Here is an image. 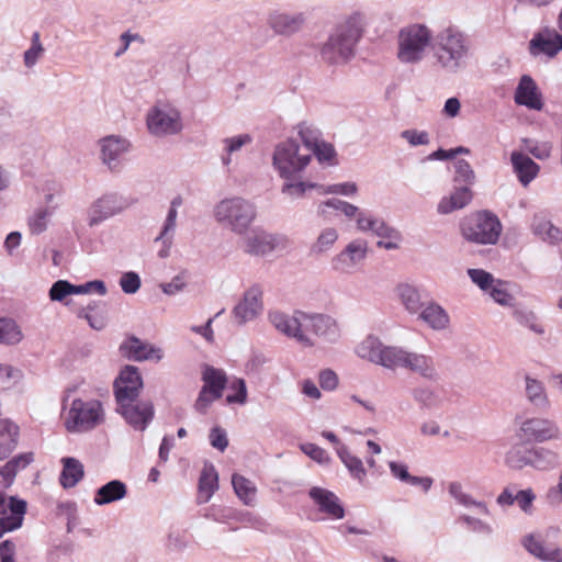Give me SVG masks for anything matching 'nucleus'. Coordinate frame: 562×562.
<instances>
[{
    "mask_svg": "<svg viewBox=\"0 0 562 562\" xmlns=\"http://www.w3.org/2000/svg\"><path fill=\"white\" fill-rule=\"evenodd\" d=\"M231 394L226 396L227 404L245 405L247 403V386L244 379L235 378L229 383Z\"/></svg>",
    "mask_w": 562,
    "mask_h": 562,
    "instance_id": "59",
    "label": "nucleus"
},
{
    "mask_svg": "<svg viewBox=\"0 0 562 562\" xmlns=\"http://www.w3.org/2000/svg\"><path fill=\"white\" fill-rule=\"evenodd\" d=\"M145 125L148 134L155 138L178 135L183 130L181 111L170 101L158 100L146 111Z\"/></svg>",
    "mask_w": 562,
    "mask_h": 562,
    "instance_id": "7",
    "label": "nucleus"
},
{
    "mask_svg": "<svg viewBox=\"0 0 562 562\" xmlns=\"http://www.w3.org/2000/svg\"><path fill=\"white\" fill-rule=\"evenodd\" d=\"M505 463L515 470H521L529 467V449L524 451L519 447H513L505 456Z\"/></svg>",
    "mask_w": 562,
    "mask_h": 562,
    "instance_id": "61",
    "label": "nucleus"
},
{
    "mask_svg": "<svg viewBox=\"0 0 562 562\" xmlns=\"http://www.w3.org/2000/svg\"><path fill=\"white\" fill-rule=\"evenodd\" d=\"M59 481L65 488L74 487L83 477V465L75 458H64Z\"/></svg>",
    "mask_w": 562,
    "mask_h": 562,
    "instance_id": "46",
    "label": "nucleus"
},
{
    "mask_svg": "<svg viewBox=\"0 0 562 562\" xmlns=\"http://www.w3.org/2000/svg\"><path fill=\"white\" fill-rule=\"evenodd\" d=\"M531 229L535 235L544 241L557 244L562 240V231L554 226L543 214H536L533 216Z\"/></svg>",
    "mask_w": 562,
    "mask_h": 562,
    "instance_id": "39",
    "label": "nucleus"
},
{
    "mask_svg": "<svg viewBox=\"0 0 562 562\" xmlns=\"http://www.w3.org/2000/svg\"><path fill=\"white\" fill-rule=\"evenodd\" d=\"M401 137L405 139L412 147L425 146L430 143L428 132L418 131L415 128L404 130L401 132Z\"/></svg>",
    "mask_w": 562,
    "mask_h": 562,
    "instance_id": "64",
    "label": "nucleus"
},
{
    "mask_svg": "<svg viewBox=\"0 0 562 562\" xmlns=\"http://www.w3.org/2000/svg\"><path fill=\"white\" fill-rule=\"evenodd\" d=\"M562 50V32L558 29L544 27L536 32L528 43V52L532 57L554 58Z\"/></svg>",
    "mask_w": 562,
    "mask_h": 562,
    "instance_id": "17",
    "label": "nucleus"
},
{
    "mask_svg": "<svg viewBox=\"0 0 562 562\" xmlns=\"http://www.w3.org/2000/svg\"><path fill=\"white\" fill-rule=\"evenodd\" d=\"M22 339L23 333L18 323L10 317H0V345L14 346Z\"/></svg>",
    "mask_w": 562,
    "mask_h": 562,
    "instance_id": "48",
    "label": "nucleus"
},
{
    "mask_svg": "<svg viewBox=\"0 0 562 562\" xmlns=\"http://www.w3.org/2000/svg\"><path fill=\"white\" fill-rule=\"evenodd\" d=\"M202 380L204 382L202 386L203 390L213 393L215 397H222L227 383L226 373L222 369L205 366L202 373Z\"/></svg>",
    "mask_w": 562,
    "mask_h": 562,
    "instance_id": "41",
    "label": "nucleus"
},
{
    "mask_svg": "<svg viewBox=\"0 0 562 562\" xmlns=\"http://www.w3.org/2000/svg\"><path fill=\"white\" fill-rule=\"evenodd\" d=\"M448 493L458 505L464 508H475L483 515H491L487 503L475 499L471 494L464 491L463 485L460 482H450L448 485Z\"/></svg>",
    "mask_w": 562,
    "mask_h": 562,
    "instance_id": "36",
    "label": "nucleus"
},
{
    "mask_svg": "<svg viewBox=\"0 0 562 562\" xmlns=\"http://www.w3.org/2000/svg\"><path fill=\"white\" fill-rule=\"evenodd\" d=\"M463 238L477 245H495L503 226L498 217L490 211H480L467 216L461 225Z\"/></svg>",
    "mask_w": 562,
    "mask_h": 562,
    "instance_id": "9",
    "label": "nucleus"
},
{
    "mask_svg": "<svg viewBox=\"0 0 562 562\" xmlns=\"http://www.w3.org/2000/svg\"><path fill=\"white\" fill-rule=\"evenodd\" d=\"M305 312L295 311L292 314L282 311H270L268 313L269 323L280 334L292 338L304 347L315 346V340L304 331Z\"/></svg>",
    "mask_w": 562,
    "mask_h": 562,
    "instance_id": "10",
    "label": "nucleus"
},
{
    "mask_svg": "<svg viewBox=\"0 0 562 562\" xmlns=\"http://www.w3.org/2000/svg\"><path fill=\"white\" fill-rule=\"evenodd\" d=\"M375 236L380 238L376 246L386 250L398 249L403 239L401 232L386 222L381 225Z\"/></svg>",
    "mask_w": 562,
    "mask_h": 562,
    "instance_id": "49",
    "label": "nucleus"
},
{
    "mask_svg": "<svg viewBox=\"0 0 562 562\" xmlns=\"http://www.w3.org/2000/svg\"><path fill=\"white\" fill-rule=\"evenodd\" d=\"M318 510L331 519L345 517V509L339 498L333 492L323 487H312L308 493Z\"/></svg>",
    "mask_w": 562,
    "mask_h": 562,
    "instance_id": "26",
    "label": "nucleus"
},
{
    "mask_svg": "<svg viewBox=\"0 0 562 562\" xmlns=\"http://www.w3.org/2000/svg\"><path fill=\"white\" fill-rule=\"evenodd\" d=\"M524 548L535 558L543 562H562V548L547 546L541 536L528 535L522 539Z\"/></svg>",
    "mask_w": 562,
    "mask_h": 562,
    "instance_id": "28",
    "label": "nucleus"
},
{
    "mask_svg": "<svg viewBox=\"0 0 562 562\" xmlns=\"http://www.w3.org/2000/svg\"><path fill=\"white\" fill-rule=\"evenodd\" d=\"M485 294L502 306H512L515 301L509 291L508 282L501 279H497Z\"/></svg>",
    "mask_w": 562,
    "mask_h": 562,
    "instance_id": "52",
    "label": "nucleus"
},
{
    "mask_svg": "<svg viewBox=\"0 0 562 562\" xmlns=\"http://www.w3.org/2000/svg\"><path fill=\"white\" fill-rule=\"evenodd\" d=\"M453 181L463 187H471L475 182V173L469 161L459 159L454 162Z\"/></svg>",
    "mask_w": 562,
    "mask_h": 562,
    "instance_id": "57",
    "label": "nucleus"
},
{
    "mask_svg": "<svg viewBox=\"0 0 562 562\" xmlns=\"http://www.w3.org/2000/svg\"><path fill=\"white\" fill-rule=\"evenodd\" d=\"M77 316L88 322L94 330H102L108 324V310L104 302L92 301L78 311Z\"/></svg>",
    "mask_w": 562,
    "mask_h": 562,
    "instance_id": "35",
    "label": "nucleus"
},
{
    "mask_svg": "<svg viewBox=\"0 0 562 562\" xmlns=\"http://www.w3.org/2000/svg\"><path fill=\"white\" fill-rule=\"evenodd\" d=\"M181 205V196H176L171 200L160 233L155 238V243H160L161 245L160 249L158 250V256L160 258H167L169 256L177 228L178 209Z\"/></svg>",
    "mask_w": 562,
    "mask_h": 562,
    "instance_id": "24",
    "label": "nucleus"
},
{
    "mask_svg": "<svg viewBox=\"0 0 562 562\" xmlns=\"http://www.w3.org/2000/svg\"><path fill=\"white\" fill-rule=\"evenodd\" d=\"M412 396L420 408L430 409L439 404V396L429 386H417L413 389Z\"/></svg>",
    "mask_w": 562,
    "mask_h": 562,
    "instance_id": "55",
    "label": "nucleus"
},
{
    "mask_svg": "<svg viewBox=\"0 0 562 562\" xmlns=\"http://www.w3.org/2000/svg\"><path fill=\"white\" fill-rule=\"evenodd\" d=\"M398 368L407 369L425 379H434L436 376V368L431 357L395 346L390 370Z\"/></svg>",
    "mask_w": 562,
    "mask_h": 562,
    "instance_id": "12",
    "label": "nucleus"
},
{
    "mask_svg": "<svg viewBox=\"0 0 562 562\" xmlns=\"http://www.w3.org/2000/svg\"><path fill=\"white\" fill-rule=\"evenodd\" d=\"M522 148L538 160H547L551 157L553 145L549 140L522 138Z\"/></svg>",
    "mask_w": 562,
    "mask_h": 562,
    "instance_id": "51",
    "label": "nucleus"
},
{
    "mask_svg": "<svg viewBox=\"0 0 562 562\" xmlns=\"http://www.w3.org/2000/svg\"><path fill=\"white\" fill-rule=\"evenodd\" d=\"M311 164V153L303 150L293 138L278 144L273 150L272 165L283 180L281 192L290 199L303 198L306 191L318 187L317 183L303 180L302 173Z\"/></svg>",
    "mask_w": 562,
    "mask_h": 562,
    "instance_id": "1",
    "label": "nucleus"
},
{
    "mask_svg": "<svg viewBox=\"0 0 562 562\" xmlns=\"http://www.w3.org/2000/svg\"><path fill=\"white\" fill-rule=\"evenodd\" d=\"M205 517L225 524L229 520H239V513L231 507L211 506Z\"/></svg>",
    "mask_w": 562,
    "mask_h": 562,
    "instance_id": "62",
    "label": "nucleus"
},
{
    "mask_svg": "<svg viewBox=\"0 0 562 562\" xmlns=\"http://www.w3.org/2000/svg\"><path fill=\"white\" fill-rule=\"evenodd\" d=\"M33 461V453L25 452L13 457L0 468V537L22 527L27 504L24 499L10 496L8 499L4 490L14 482L16 474L24 470Z\"/></svg>",
    "mask_w": 562,
    "mask_h": 562,
    "instance_id": "3",
    "label": "nucleus"
},
{
    "mask_svg": "<svg viewBox=\"0 0 562 562\" xmlns=\"http://www.w3.org/2000/svg\"><path fill=\"white\" fill-rule=\"evenodd\" d=\"M434 32L425 23L414 22L402 26L396 37V58L404 65L419 64L431 49Z\"/></svg>",
    "mask_w": 562,
    "mask_h": 562,
    "instance_id": "5",
    "label": "nucleus"
},
{
    "mask_svg": "<svg viewBox=\"0 0 562 562\" xmlns=\"http://www.w3.org/2000/svg\"><path fill=\"white\" fill-rule=\"evenodd\" d=\"M473 199V193L469 187H456L450 195L443 196L438 205L439 214H449L453 211L465 207Z\"/></svg>",
    "mask_w": 562,
    "mask_h": 562,
    "instance_id": "33",
    "label": "nucleus"
},
{
    "mask_svg": "<svg viewBox=\"0 0 562 562\" xmlns=\"http://www.w3.org/2000/svg\"><path fill=\"white\" fill-rule=\"evenodd\" d=\"M525 395L528 402L537 408H547L550 405L543 383L528 374L525 376Z\"/></svg>",
    "mask_w": 562,
    "mask_h": 562,
    "instance_id": "40",
    "label": "nucleus"
},
{
    "mask_svg": "<svg viewBox=\"0 0 562 562\" xmlns=\"http://www.w3.org/2000/svg\"><path fill=\"white\" fill-rule=\"evenodd\" d=\"M302 452L308 456L312 460L317 462L318 464H329L330 457L329 454L321 447L315 443L305 442L300 446Z\"/></svg>",
    "mask_w": 562,
    "mask_h": 562,
    "instance_id": "63",
    "label": "nucleus"
},
{
    "mask_svg": "<svg viewBox=\"0 0 562 562\" xmlns=\"http://www.w3.org/2000/svg\"><path fill=\"white\" fill-rule=\"evenodd\" d=\"M135 401L127 403H117V413H120L127 424L136 430H145L154 418V405L150 401H144L134 404Z\"/></svg>",
    "mask_w": 562,
    "mask_h": 562,
    "instance_id": "23",
    "label": "nucleus"
},
{
    "mask_svg": "<svg viewBox=\"0 0 562 562\" xmlns=\"http://www.w3.org/2000/svg\"><path fill=\"white\" fill-rule=\"evenodd\" d=\"M560 464V454L555 450L536 446L529 449V467L540 472H550Z\"/></svg>",
    "mask_w": 562,
    "mask_h": 562,
    "instance_id": "30",
    "label": "nucleus"
},
{
    "mask_svg": "<svg viewBox=\"0 0 562 562\" xmlns=\"http://www.w3.org/2000/svg\"><path fill=\"white\" fill-rule=\"evenodd\" d=\"M338 229L331 226L323 228L315 241L311 245L310 251L314 256L324 255L333 249L336 241L338 240Z\"/></svg>",
    "mask_w": 562,
    "mask_h": 562,
    "instance_id": "44",
    "label": "nucleus"
},
{
    "mask_svg": "<svg viewBox=\"0 0 562 562\" xmlns=\"http://www.w3.org/2000/svg\"><path fill=\"white\" fill-rule=\"evenodd\" d=\"M124 356L134 361L155 360L160 361L164 357L161 348L144 342L136 337H131L121 345Z\"/></svg>",
    "mask_w": 562,
    "mask_h": 562,
    "instance_id": "27",
    "label": "nucleus"
},
{
    "mask_svg": "<svg viewBox=\"0 0 562 562\" xmlns=\"http://www.w3.org/2000/svg\"><path fill=\"white\" fill-rule=\"evenodd\" d=\"M104 420V408L99 400L75 398L64 415V426L71 434L91 431Z\"/></svg>",
    "mask_w": 562,
    "mask_h": 562,
    "instance_id": "8",
    "label": "nucleus"
},
{
    "mask_svg": "<svg viewBox=\"0 0 562 562\" xmlns=\"http://www.w3.org/2000/svg\"><path fill=\"white\" fill-rule=\"evenodd\" d=\"M514 100L518 105H524L530 110L541 111L543 108L542 94L536 81L529 76H521L515 90Z\"/></svg>",
    "mask_w": 562,
    "mask_h": 562,
    "instance_id": "25",
    "label": "nucleus"
},
{
    "mask_svg": "<svg viewBox=\"0 0 562 562\" xmlns=\"http://www.w3.org/2000/svg\"><path fill=\"white\" fill-rule=\"evenodd\" d=\"M368 241L362 238L352 239L345 248L331 258L330 265L335 272L351 274L367 258Z\"/></svg>",
    "mask_w": 562,
    "mask_h": 562,
    "instance_id": "15",
    "label": "nucleus"
},
{
    "mask_svg": "<svg viewBox=\"0 0 562 562\" xmlns=\"http://www.w3.org/2000/svg\"><path fill=\"white\" fill-rule=\"evenodd\" d=\"M143 387V380L136 367L126 366L121 370L114 382L116 403L135 401Z\"/></svg>",
    "mask_w": 562,
    "mask_h": 562,
    "instance_id": "22",
    "label": "nucleus"
},
{
    "mask_svg": "<svg viewBox=\"0 0 562 562\" xmlns=\"http://www.w3.org/2000/svg\"><path fill=\"white\" fill-rule=\"evenodd\" d=\"M251 143V137L248 134H240L233 137L223 139V154L221 156L222 164L228 166L232 162L233 154L239 151L243 146Z\"/></svg>",
    "mask_w": 562,
    "mask_h": 562,
    "instance_id": "50",
    "label": "nucleus"
},
{
    "mask_svg": "<svg viewBox=\"0 0 562 562\" xmlns=\"http://www.w3.org/2000/svg\"><path fill=\"white\" fill-rule=\"evenodd\" d=\"M256 215L254 203L240 196L223 199L214 207L216 222L238 235L247 233Z\"/></svg>",
    "mask_w": 562,
    "mask_h": 562,
    "instance_id": "6",
    "label": "nucleus"
},
{
    "mask_svg": "<svg viewBox=\"0 0 562 562\" xmlns=\"http://www.w3.org/2000/svg\"><path fill=\"white\" fill-rule=\"evenodd\" d=\"M291 241L284 234H272L263 229H254L245 234L241 249L250 256L263 257L276 250H285Z\"/></svg>",
    "mask_w": 562,
    "mask_h": 562,
    "instance_id": "11",
    "label": "nucleus"
},
{
    "mask_svg": "<svg viewBox=\"0 0 562 562\" xmlns=\"http://www.w3.org/2000/svg\"><path fill=\"white\" fill-rule=\"evenodd\" d=\"M518 435L527 441L539 443L562 438V431L557 422L539 416L524 419L519 425Z\"/></svg>",
    "mask_w": 562,
    "mask_h": 562,
    "instance_id": "13",
    "label": "nucleus"
},
{
    "mask_svg": "<svg viewBox=\"0 0 562 562\" xmlns=\"http://www.w3.org/2000/svg\"><path fill=\"white\" fill-rule=\"evenodd\" d=\"M232 484L235 494L246 506L256 504L257 487L252 481L235 473L232 476Z\"/></svg>",
    "mask_w": 562,
    "mask_h": 562,
    "instance_id": "43",
    "label": "nucleus"
},
{
    "mask_svg": "<svg viewBox=\"0 0 562 562\" xmlns=\"http://www.w3.org/2000/svg\"><path fill=\"white\" fill-rule=\"evenodd\" d=\"M304 331L312 338L315 336L329 344H334L340 338V327L337 321L327 314L305 313Z\"/></svg>",
    "mask_w": 562,
    "mask_h": 562,
    "instance_id": "20",
    "label": "nucleus"
},
{
    "mask_svg": "<svg viewBox=\"0 0 562 562\" xmlns=\"http://www.w3.org/2000/svg\"><path fill=\"white\" fill-rule=\"evenodd\" d=\"M418 318L434 330H445L450 325V316L437 302H429L418 312Z\"/></svg>",
    "mask_w": 562,
    "mask_h": 562,
    "instance_id": "31",
    "label": "nucleus"
},
{
    "mask_svg": "<svg viewBox=\"0 0 562 562\" xmlns=\"http://www.w3.org/2000/svg\"><path fill=\"white\" fill-rule=\"evenodd\" d=\"M131 143L120 135H109L99 140L100 159L111 171L119 172L123 167L124 156Z\"/></svg>",
    "mask_w": 562,
    "mask_h": 562,
    "instance_id": "18",
    "label": "nucleus"
},
{
    "mask_svg": "<svg viewBox=\"0 0 562 562\" xmlns=\"http://www.w3.org/2000/svg\"><path fill=\"white\" fill-rule=\"evenodd\" d=\"M128 201L119 194H104L95 200L88 211V225L97 226L110 217H113L128 207Z\"/></svg>",
    "mask_w": 562,
    "mask_h": 562,
    "instance_id": "19",
    "label": "nucleus"
},
{
    "mask_svg": "<svg viewBox=\"0 0 562 562\" xmlns=\"http://www.w3.org/2000/svg\"><path fill=\"white\" fill-rule=\"evenodd\" d=\"M55 206L40 207L29 217L27 225L30 232L34 235L42 234L47 228L49 217L53 215Z\"/></svg>",
    "mask_w": 562,
    "mask_h": 562,
    "instance_id": "53",
    "label": "nucleus"
},
{
    "mask_svg": "<svg viewBox=\"0 0 562 562\" xmlns=\"http://www.w3.org/2000/svg\"><path fill=\"white\" fill-rule=\"evenodd\" d=\"M45 48L41 42L38 32H34L31 37V46L23 54L24 66L29 69L33 68L43 57Z\"/></svg>",
    "mask_w": 562,
    "mask_h": 562,
    "instance_id": "54",
    "label": "nucleus"
},
{
    "mask_svg": "<svg viewBox=\"0 0 562 562\" xmlns=\"http://www.w3.org/2000/svg\"><path fill=\"white\" fill-rule=\"evenodd\" d=\"M513 172L521 186H529L539 175L540 166L535 162L526 153L514 150L510 154Z\"/></svg>",
    "mask_w": 562,
    "mask_h": 562,
    "instance_id": "29",
    "label": "nucleus"
},
{
    "mask_svg": "<svg viewBox=\"0 0 562 562\" xmlns=\"http://www.w3.org/2000/svg\"><path fill=\"white\" fill-rule=\"evenodd\" d=\"M336 453L344 465L347 468L351 477L358 481V483L363 484L367 479V470L362 460L352 454L347 446L336 447Z\"/></svg>",
    "mask_w": 562,
    "mask_h": 562,
    "instance_id": "37",
    "label": "nucleus"
},
{
    "mask_svg": "<svg viewBox=\"0 0 562 562\" xmlns=\"http://www.w3.org/2000/svg\"><path fill=\"white\" fill-rule=\"evenodd\" d=\"M313 155L319 164L337 165V153L334 145L324 139L311 149V158Z\"/></svg>",
    "mask_w": 562,
    "mask_h": 562,
    "instance_id": "56",
    "label": "nucleus"
},
{
    "mask_svg": "<svg viewBox=\"0 0 562 562\" xmlns=\"http://www.w3.org/2000/svg\"><path fill=\"white\" fill-rule=\"evenodd\" d=\"M431 56L436 67L456 74L467 66L471 56V41L454 25L442 27L434 36Z\"/></svg>",
    "mask_w": 562,
    "mask_h": 562,
    "instance_id": "4",
    "label": "nucleus"
},
{
    "mask_svg": "<svg viewBox=\"0 0 562 562\" xmlns=\"http://www.w3.org/2000/svg\"><path fill=\"white\" fill-rule=\"evenodd\" d=\"M395 346H385L378 337L367 336L357 345L356 355L367 361L390 369Z\"/></svg>",
    "mask_w": 562,
    "mask_h": 562,
    "instance_id": "21",
    "label": "nucleus"
},
{
    "mask_svg": "<svg viewBox=\"0 0 562 562\" xmlns=\"http://www.w3.org/2000/svg\"><path fill=\"white\" fill-rule=\"evenodd\" d=\"M307 14L303 11L272 10L267 16L269 30L277 36L292 37L303 31Z\"/></svg>",
    "mask_w": 562,
    "mask_h": 562,
    "instance_id": "14",
    "label": "nucleus"
},
{
    "mask_svg": "<svg viewBox=\"0 0 562 562\" xmlns=\"http://www.w3.org/2000/svg\"><path fill=\"white\" fill-rule=\"evenodd\" d=\"M19 427L9 419H0V461L7 459L18 446Z\"/></svg>",
    "mask_w": 562,
    "mask_h": 562,
    "instance_id": "38",
    "label": "nucleus"
},
{
    "mask_svg": "<svg viewBox=\"0 0 562 562\" xmlns=\"http://www.w3.org/2000/svg\"><path fill=\"white\" fill-rule=\"evenodd\" d=\"M294 130L302 142V149L308 150L323 140V134L313 123L303 121L295 125Z\"/></svg>",
    "mask_w": 562,
    "mask_h": 562,
    "instance_id": "45",
    "label": "nucleus"
},
{
    "mask_svg": "<svg viewBox=\"0 0 562 562\" xmlns=\"http://www.w3.org/2000/svg\"><path fill=\"white\" fill-rule=\"evenodd\" d=\"M218 487V474L215 467L211 463H205L199 477L196 503H207Z\"/></svg>",
    "mask_w": 562,
    "mask_h": 562,
    "instance_id": "32",
    "label": "nucleus"
},
{
    "mask_svg": "<svg viewBox=\"0 0 562 562\" xmlns=\"http://www.w3.org/2000/svg\"><path fill=\"white\" fill-rule=\"evenodd\" d=\"M384 222L383 218L374 216L370 211L362 210L356 221V225L360 232H371L375 235Z\"/></svg>",
    "mask_w": 562,
    "mask_h": 562,
    "instance_id": "58",
    "label": "nucleus"
},
{
    "mask_svg": "<svg viewBox=\"0 0 562 562\" xmlns=\"http://www.w3.org/2000/svg\"><path fill=\"white\" fill-rule=\"evenodd\" d=\"M127 486L120 480H112L95 490L93 503L98 506L109 505L125 498Z\"/></svg>",
    "mask_w": 562,
    "mask_h": 562,
    "instance_id": "34",
    "label": "nucleus"
},
{
    "mask_svg": "<svg viewBox=\"0 0 562 562\" xmlns=\"http://www.w3.org/2000/svg\"><path fill=\"white\" fill-rule=\"evenodd\" d=\"M401 303L409 314H418L423 308L422 297L418 289L408 283H401L396 288Z\"/></svg>",
    "mask_w": 562,
    "mask_h": 562,
    "instance_id": "42",
    "label": "nucleus"
},
{
    "mask_svg": "<svg viewBox=\"0 0 562 562\" xmlns=\"http://www.w3.org/2000/svg\"><path fill=\"white\" fill-rule=\"evenodd\" d=\"M457 522L465 527L468 531L485 538L492 537L495 532L492 524L469 514L459 515Z\"/></svg>",
    "mask_w": 562,
    "mask_h": 562,
    "instance_id": "47",
    "label": "nucleus"
},
{
    "mask_svg": "<svg viewBox=\"0 0 562 562\" xmlns=\"http://www.w3.org/2000/svg\"><path fill=\"white\" fill-rule=\"evenodd\" d=\"M470 280L485 294L497 280L492 273L484 269L471 268L467 271Z\"/></svg>",
    "mask_w": 562,
    "mask_h": 562,
    "instance_id": "60",
    "label": "nucleus"
},
{
    "mask_svg": "<svg viewBox=\"0 0 562 562\" xmlns=\"http://www.w3.org/2000/svg\"><path fill=\"white\" fill-rule=\"evenodd\" d=\"M368 25L364 12L353 11L346 15L331 31L321 47L322 59L329 65H344L356 53V47Z\"/></svg>",
    "mask_w": 562,
    "mask_h": 562,
    "instance_id": "2",
    "label": "nucleus"
},
{
    "mask_svg": "<svg viewBox=\"0 0 562 562\" xmlns=\"http://www.w3.org/2000/svg\"><path fill=\"white\" fill-rule=\"evenodd\" d=\"M263 291L260 285L248 288L239 302L234 306L232 315L238 326H243L256 319L263 311Z\"/></svg>",
    "mask_w": 562,
    "mask_h": 562,
    "instance_id": "16",
    "label": "nucleus"
}]
</instances>
